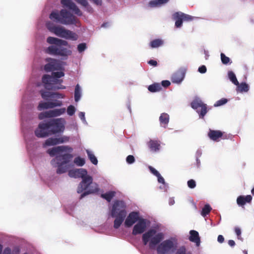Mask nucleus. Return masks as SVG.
<instances>
[{
	"label": "nucleus",
	"instance_id": "obj_63",
	"mask_svg": "<svg viewBox=\"0 0 254 254\" xmlns=\"http://www.w3.org/2000/svg\"><path fill=\"white\" fill-rule=\"evenodd\" d=\"M108 24V23H104L102 25V27H105L107 26V25Z\"/></svg>",
	"mask_w": 254,
	"mask_h": 254
},
{
	"label": "nucleus",
	"instance_id": "obj_59",
	"mask_svg": "<svg viewBox=\"0 0 254 254\" xmlns=\"http://www.w3.org/2000/svg\"><path fill=\"white\" fill-rule=\"evenodd\" d=\"M228 244L229 246L232 247L235 245V242L232 240H230L228 241Z\"/></svg>",
	"mask_w": 254,
	"mask_h": 254
},
{
	"label": "nucleus",
	"instance_id": "obj_38",
	"mask_svg": "<svg viewBox=\"0 0 254 254\" xmlns=\"http://www.w3.org/2000/svg\"><path fill=\"white\" fill-rule=\"evenodd\" d=\"M69 141V137L66 136H63L59 138H57V144L63 143L68 142Z\"/></svg>",
	"mask_w": 254,
	"mask_h": 254
},
{
	"label": "nucleus",
	"instance_id": "obj_51",
	"mask_svg": "<svg viewBox=\"0 0 254 254\" xmlns=\"http://www.w3.org/2000/svg\"><path fill=\"white\" fill-rule=\"evenodd\" d=\"M198 71L200 73H204L206 71V67L205 65H201L198 68Z\"/></svg>",
	"mask_w": 254,
	"mask_h": 254
},
{
	"label": "nucleus",
	"instance_id": "obj_29",
	"mask_svg": "<svg viewBox=\"0 0 254 254\" xmlns=\"http://www.w3.org/2000/svg\"><path fill=\"white\" fill-rule=\"evenodd\" d=\"M237 86L238 88L237 90L240 92H246L249 90V86L248 84L245 82H242L241 84L239 83V85Z\"/></svg>",
	"mask_w": 254,
	"mask_h": 254
},
{
	"label": "nucleus",
	"instance_id": "obj_7",
	"mask_svg": "<svg viewBox=\"0 0 254 254\" xmlns=\"http://www.w3.org/2000/svg\"><path fill=\"white\" fill-rule=\"evenodd\" d=\"M47 26L51 32L60 37L73 41L77 40L78 38V35L75 33L67 30L63 27L51 25L49 23L47 24Z\"/></svg>",
	"mask_w": 254,
	"mask_h": 254
},
{
	"label": "nucleus",
	"instance_id": "obj_60",
	"mask_svg": "<svg viewBox=\"0 0 254 254\" xmlns=\"http://www.w3.org/2000/svg\"><path fill=\"white\" fill-rule=\"evenodd\" d=\"M94 3L96 4L97 5H101L102 4V0H92Z\"/></svg>",
	"mask_w": 254,
	"mask_h": 254
},
{
	"label": "nucleus",
	"instance_id": "obj_49",
	"mask_svg": "<svg viewBox=\"0 0 254 254\" xmlns=\"http://www.w3.org/2000/svg\"><path fill=\"white\" fill-rule=\"evenodd\" d=\"M148 168H149L150 171L151 172V173L152 174H153L154 175H155V176L159 175L160 173L155 168H154L152 166H149Z\"/></svg>",
	"mask_w": 254,
	"mask_h": 254
},
{
	"label": "nucleus",
	"instance_id": "obj_48",
	"mask_svg": "<svg viewBox=\"0 0 254 254\" xmlns=\"http://www.w3.org/2000/svg\"><path fill=\"white\" fill-rule=\"evenodd\" d=\"M176 254H187L186 248L184 246L181 247L177 250Z\"/></svg>",
	"mask_w": 254,
	"mask_h": 254
},
{
	"label": "nucleus",
	"instance_id": "obj_45",
	"mask_svg": "<svg viewBox=\"0 0 254 254\" xmlns=\"http://www.w3.org/2000/svg\"><path fill=\"white\" fill-rule=\"evenodd\" d=\"M86 49V44L84 43L79 44L77 46V50L79 53L83 52Z\"/></svg>",
	"mask_w": 254,
	"mask_h": 254
},
{
	"label": "nucleus",
	"instance_id": "obj_57",
	"mask_svg": "<svg viewBox=\"0 0 254 254\" xmlns=\"http://www.w3.org/2000/svg\"><path fill=\"white\" fill-rule=\"evenodd\" d=\"M217 241L220 243H222L224 241V238L222 235H219L217 238Z\"/></svg>",
	"mask_w": 254,
	"mask_h": 254
},
{
	"label": "nucleus",
	"instance_id": "obj_20",
	"mask_svg": "<svg viewBox=\"0 0 254 254\" xmlns=\"http://www.w3.org/2000/svg\"><path fill=\"white\" fill-rule=\"evenodd\" d=\"M185 75V71L183 69H180L175 73L172 76V82L175 83H180L184 79Z\"/></svg>",
	"mask_w": 254,
	"mask_h": 254
},
{
	"label": "nucleus",
	"instance_id": "obj_28",
	"mask_svg": "<svg viewBox=\"0 0 254 254\" xmlns=\"http://www.w3.org/2000/svg\"><path fill=\"white\" fill-rule=\"evenodd\" d=\"M115 192L114 191H110L105 193H102L101 195V197L106 199L107 201L110 202L112 199L114 197Z\"/></svg>",
	"mask_w": 254,
	"mask_h": 254
},
{
	"label": "nucleus",
	"instance_id": "obj_19",
	"mask_svg": "<svg viewBox=\"0 0 254 254\" xmlns=\"http://www.w3.org/2000/svg\"><path fill=\"white\" fill-rule=\"evenodd\" d=\"M224 132L219 130L210 129L208 133V136L213 141H218L220 138L225 139Z\"/></svg>",
	"mask_w": 254,
	"mask_h": 254
},
{
	"label": "nucleus",
	"instance_id": "obj_11",
	"mask_svg": "<svg viewBox=\"0 0 254 254\" xmlns=\"http://www.w3.org/2000/svg\"><path fill=\"white\" fill-rule=\"evenodd\" d=\"M173 18L176 21L175 26L179 28L182 26L183 21H191L193 20V17L182 12H177L173 14Z\"/></svg>",
	"mask_w": 254,
	"mask_h": 254
},
{
	"label": "nucleus",
	"instance_id": "obj_31",
	"mask_svg": "<svg viewBox=\"0 0 254 254\" xmlns=\"http://www.w3.org/2000/svg\"><path fill=\"white\" fill-rule=\"evenodd\" d=\"M88 157L90 161L94 165H97L98 163V160L95 156L92 153V152L88 150H86Z\"/></svg>",
	"mask_w": 254,
	"mask_h": 254
},
{
	"label": "nucleus",
	"instance_id": "obj_14",
	"mask_svg": "<svg viewBox=\"0 0 254 254\" xmlns=\"http://www.w3.org/2000/svg\"><path fill=\"white\" fill-rule=\"evenodd\" d=\"M73 150L72 147L69 146H59L49 149L47 151L48 153L51 156L59 155L61 153L71 152Z\"/></svg>",
	"mask_w": 254,
	"mask_h": 254
},
{
	"label": "nucleus",
	"instance_id": "obj_34",
	"mask_svg": "<svg viewBox=\"0 0 254 254\" xmlns=\"http://www.w3.org/2000/svg\"><path fill=\"white\" fill-rule=\"evenodd\" d=\"M212 208L209 204H205L203 207L201 214L202 216L205 217L208 215L211 211Z\"/></svg>",
	"mask_w": 254,
	"mask_h": 254
},
{
	"label": "nucleus",
	"instance_id": "obj_36",
	"mask_svg": "<svg viewBox=\"0 0 254 254\" xmlns=\"http://www.w3.org/2000/svg\"><path fill=\"white\" fill-rule=\"evenodd\" d=\"M48 108L52 109L56 107H59L62 105V102L61 101L55 100L54 102H48Z\"/></svg>",
	"mask_w": 254,
	"mask_h": 254
},
{
	"label": "nucleus",
	"instance_id": "obj_27",
	"mask_svg": "<svg viewBox=\"0 0 254 254\" xmlns=\"http://www.w3.org/2000/svg\"><path fill=\"white\" fill-rule=\"evenodd\" d=\"M163 44V40L160 39H156L150 42L149 46L151 48H156L162 46Z\"/></svg>",
	"mask_w": 254,
	"mask_h": 254
},
{
	"label": "nucleus",
	"instance_id": "obj_18",
	"mask_svg": "<svg viewBox=\"0 0 254 254\" xmlns=\"http://www.w3.org/2000/svg\"><path fill=\"white\" fill-rule=\"evenodd\" d=\"M68 176L71 178H81L85 177L87 174V171L86 169L80 168V169H74L70 170L68 173Z\"/></svg>",
	"mask_w": 254,
	"mask_h": 254
},
{
	"label": "nucleus",
	"instance_id": "obj_44",
	"mask_svg": "<svg viewBox=\"0 0 254 254\" xmlns=\"http://www.w3.org/2000/svg\"><path fill=\"white\" fill-rule=\"evenodd\" d=\"M158 0H152L149 1V6L151 7H155L160 6Z\"/></svg>",
	"mask_w": 254,
	"mask_h": 254
},
{
	"label": "nucleus",
	"instance_id": "obj_58",
	"mask_svg": "<svg viewBox=\"0 0 254 254\" xmlns=\"http://www.w3.org/2000/svg\"><path fill=\"white\" fill-rule=\"evenodd\" d=\"M3 254H11V249L9 248H6L4 250Z\"/></svg>",
	"mask_w": 254,
	"mask_h": 254
},
{
	"label": "nucleus",
	"instance_id": "obj_16",
	"mask_svg": "<svg viewBox=\"0 0 254 254\" xmlns=\"http://www.w3.org/2000/svg\"><path fill=\"white\" fill-rule=\"evenodd\" d=\"M139 213L137 212L132 211L127 216L125 225L127 227H130L133 224L139 220Z\"/></svg>",
	"mask_w": 254,
	"mask_h": 254
},
{
	"label": "nucleus",
	"instance_id": "obj_1",
	"mask_svg": "<svg viewBox=\"0 0 254 254\" xmlns=\"http://www.w3.org/2000/svg\"><path fill=\"white\" fill-rule=\"evenodd\" d=\"M164 239L163 233H156V231L151 229L142 236L143 244L146 245L149 243V248L153 249L159 244L156 248L158 254H172L176 249V246L172 240H166L160 243Z\"/></svg>",
	"mask_w": 254,
	"mask_h": 254
},
{
	"label": "nucleus",
	"instance_id": "obj_52",
	"mask_svg": "<svg viewBox=\"0 0 254 254\" xmlns=\"http://www.w3.org/2000/svg\"><path fill=\"white\" fill-rule=\"evenodd\" d=\"M53 97L57 98H64V95L58 92H53Z\"/></svg>",
	"mask_w": 254,
	"mask_h": 254
},
{
	"label": "nucleus",
	"instance_id": "obj_41",
	"mask_svg": "<svg viewBox=\"0 0 254 254\" xmlns=\"http://www.w3.org/2000/svg\"><path fill=\"white\" fill-rule=\"evenodd\" d=\"M37 108L39 111H41L42 110H43V109H49L48 102L40 103Z\"/></svg>",
	"mask_w": 254,
	"mask_h": 254
},
{
	"label": "nucleus",
	"instance_id": "obj_24",
	"mask_svg": "<svg viewBox=\"0 0 254 254\" xmlns=\"http://www.w3.org/2000/svg\"><path fill=\"white\" fill-rule=\"evenodd\" d=\"M252 199V197L251 195H247V196L240 195L238 197L237 199V202L239 205L243 206L247 202H250Z\"/></svg>",
	"mask_w": 254,
	"mask_h": 254
},
{
	"label": "nucleus",
	"instance_id": "obj_46",
	"mask_svg": "<svg viewBox=\"0 0 254 254\" xmlns=\"http://www.w3.org/2000/svg\"><path fill=\"white\" fill-rule=\"evenodd\" d=\"M188 186L190 189H193L196 186V183L194 180L191 179L188 181Z\"/></svg>",
	"mask_w": 254,
	"mask_h": 254
},
{
	"label": "nucleus",
	"instance_id": "obj_40",
	"mask_svg": "<svg viewBox=\"0 0 254 254\" xmlns=\"http://www.w3.org/2000/svg\"><path fill=\"white\" fill-rule=\"evenodd\" d=\"M221 56V60L222 61V63L224 64H228L230 61V59L229 57L225 56V55L223 53H221L220 55Z\"/></svg>",
	"mask_w": 254,
	"mask_h": 254
},
{
	"label": "nucleus",
	"instance_id": "obj_4",
	"mask_svg": "<svg viewBox=\"0 0 254 254\" xmlns=\"http://www.w3.org/2000/svg\"><path fill=\"white\" fill-rule=\"evenodd\" d=\"M99 190L98 185L96 183H93L92 177L87 174L82 178V181L78 186L77 192L78 193H81L85 190L81 194V199L87 195L98 192Z\"/></svg>",
	"mask_w": 254,
	"mask_h": 254
},
{
	"label": "nucleus",
	"instance_id": "obj_8",
	"mask_svg": "<svg viewBox=\"0 0 254 254\" xmlns=\"http://www.w3.org/2000/svg\"><path fill=\"white\" fill-rule=\"evenodd\" d=\"M42 81L45 88L49 90L65 89V86L62 84L63 82V79L53 78L48 74L43 76Z\"/></svg>",
	"mask_w": 254,
	"mask_h": 254
},
{
	"label": "nucleus",
	"instance_id": "obj_53",
	"mask_svg": "<svg viewBox=\"0 0 254 254\" xmlns=\"http://www.w3.org/2000/svg\"><path fill=\"white\" fill-rule=\"evenodd\" d=\"M148 64H150V65H152L153 66H156L157 65V61L153 60H150L149 61H148Z\"/></svg>",
	"mask_w": 254,
	"mask_h": 254
},
{
	"label": "nucleus",
	"instance_id": "obj_9",
	"mask_svg": "<svg viewBox=\"0 0 254 254\" xmlns=\"http://www.w3.org/2000/svg\"><path fill=\"white\" fill-rule=\"evenodd\" d=\"M45 52L49 55L62 57H67L72 53L71 50L57 45H52L49 46L45 50Z\"/></svg>",
	"mask_w": 254,
	"mask_h": 254
},
{
	"label": "nucleus",
	"instance_id": "obj_5",
	"mask_svg": "<svg viewBox=\"0 0 254 254\" xmlns=\"http://www.w3.org/2000/svg\"><path fill=\"white\" fill-rule=\"evenodd\" d=\"M49 18L56 22L64 25L74 24L76 23V17L65 9H62L60 12L53 11Z\"/></svg>",
	"mask_w": 254,
	"mask_h": 254
},
{
	"label": "nucleus",
	"instance_id": "obj_10",
	"mask_svg": "<svg viewBox=\"0 0 254 254\" xmlns=\"http://www.w3.org/2000/svg\"><path fill=\"white\" fill-rule=\"evenodd\" d=\"M191 107L196 110L199 114V118L203 119L207 113V107L206 104H204L201 100L196 98L190 103Z\"/></svg>",
	"mask_w": 254,
	"mask_h": 254
},
{
	"label": "nucleus",
	"instance_id": "obj_6",
	"mask_svg": "<svg viewBox=\"0 0 254 254\" xmlns=\"http://www.w3.org/2000/svg\"><path fill=\"white\" fill-rule=\"evenodd\" d=\"M73 155L70 153L65 152L63 154L57 155L55 159L51 161V164L54 165L56 163L57 165V173L58 174L65 173L68 169V166L67 165L72 159Z\"/></svg>",
	"mask_w": 254,
	"mask_h": 254
},
{
	"label": "nucleus",
	"instance_id": "obj_42",
	"mask_svg": "<svg viewBox=\"0 0 254 254\" xmlns=\"http://www.w3.org/2000/svg\"><path fill=\"white\" fill-rule=\"evenodd\" d=\"M228 102V100L226 98H222L217 101L215 104L214 106L218 107L226 104Z\"/></svg>",
	"mask_w": 254,
	"mask_h": 254
},
{
	"label": "nucleus",
	"instance_id": "obj_33",
	"mask_svg": "<svg viewBox=\"0 0 254 254\" xmlns=\"http://www.w3.org/2000/svg\"><path fill=\"white\" fill-rule=\"evenodd\" d=\"M228 77L230 80L232 82L233 84H234L236 85H239V82L236 78L235 73L233 71H230L228 72Z\"/></svg>",
	"mask_w": 254,
	"mask_h": 254
},
{
	"label": "nucleus",
	"instance_id": "obj_26",
	"mask_svg": "<svg viewBox=\"0 0 254 254\" xmlns=\"http://www.w3.org/2000/svg\"><path fill=\"white\" fill-rule=\"evenodd\" d=\"M162 87L159 83H154L148 87V90L151 92H156L161 91Z\"/></svg>",
	"mask_w": 254,
	"mask_h": 254
},
{
	"label": "nucleus",
	"instance_id": "obj_2",
	"mask_svg": "<svg viewBox=\"0 0 254 254\" xmlns=\"http://www.w3.org/2000/svg\"><path fill=\"white\" fill-rule=\"evenodd\" d=\"M64 119H53L41 122L35 130V135L44 138L49 135L63 132L64 130Z\"/></svg>",
	"mask_w": 254,
	"mask_h": 254
},
{
	"label": "nucleus",
	"instance_id": "obj_61",
	"mask_svg": "<svg viewBox=\"0 0 254 254\" xmlns=\"http://www.w3.org/2000/svg\"><path fill=\"white\" fill-rule=\"evenodd\" d=\"M158 1L161 5L162 4L167 2L169 1V0H158Z\"/></svg>",
	"mask_w": 254,
	"mask_h": 254
},
{
	"label": "nucleus",
	"instance_id": "obj_15",
	"mask_svg": "<svg viewBox=\"0 0 254 254\" xmlns=\"http://www.w3.org/2000/svg\"><path fill=\"white\" fill-rule=\"evenodd\" d=\"M146 228L145 219H140L137 223L135 224L133 228L132 234L133 235H136L143 233Z\"/></svg>",
	"mask_w": 254,
	"mask_h": 254
},
{
	"label": "nucleus",
	"instance_id": "obj_39",
	"mask_svg": "<svg viewBox=\"0 0 254 254\" xmlns=\"http://www.w3.org/2000/svg\"><path fill=\"white\" fill-rule=\"evenodd\" d=\"M64 75V73L63 71H58V72H53L51 77H53V78H60L61 77H63Z\"/></svg>",
	"mask_w": 254,
	"mask_h": 254
},
{
	"label": "nucleus",
	"instance_id": "obj_43",
	"mask_svg": "<svg viewBox=\"0 0 254 254\" xmlns=\"http://www.w3.org/2000/svg\"><path fill=\"white\" fill-rule=\"evenodd\" d=\"M75 111V108L72 105H70L67 107V113L68 115L72 116L74 115Z\"/></svg>",
	"mask_w": 254,
	"mask_h": 254
},
{
	"label": "nucleus",
	"instance_id": "obj_17",
	"mask_svg": "<svg viewBox=\"0 0 254 254\" xmlns=\"http://www.w3.org/2000/svg\"><path fill=\"white\" fill-rule=\"evenodd\" d=\"M61 3L69 9L72 10L78 16L82 15V12L71 0H61Z\"/></svg>",
	"mask_w": 254,
	"mask_h": 254
},
{
	"label": "nucleus",
	"instance_id": "obj_64",
	"mask_svg": "<svg viewBox=\"0 0 254 254\" xmlns=\"http://www.w3.org/2000/svg\"><path fill=\"white\" fill-rule=\"evenodd\" d=\"M251 192L253 195H254V188L252 190Z\"/></svg>",
	"mask_w": 254,
	"mask_h": 254
},
{
	"label": "nucleus",
	"instance_id": "obj_37",
	"mask_svg": "<svg viewBox=\"0 0 254 254\" xmlns=\"http://www.w3.org/2000/svg\"><path fill=\"white\" fill-rule=\"evenodd\" d=\"M74 163L78 166H82L85 164V161L84 159L78 156L74 158Z\"/></svg>",
	"mask_w": 254,
	"mask_h": 254
},
{
	"label": "nucleus",
	"instance_id": "obj_54",
	"mask_svg": "<svg viewBox=\"0 0 254 254\" xmlns=\"http://www.w3.org/2000/svg\"><path fill=\"white\" fill-rule=\"evenodd\" d=\"M156 177H157L158 181L159 183L163 184H165V180L164 178L161 176L160 174H159V176H157Z\"/></svg>",
	"mask_w": 254,
	"mask_h": 254
},
{
	"label": "nucleus",
	"instance_id": "obj_35",
	"mask_svg": "<svg viewBox=\"0 0 254 254\" xmlns=\"http://www.w3.org/2000/svg\"><path fill=\"white\" fill-rule=\"evenodd\" d=\"M81 97L80 89L78 84H77L74 90V100L76 102H78Z\"/></svg>",
	"mask_w": 254,
	"mask_h": 254
},
{
	"label": "nucleus",
	"instance_id": "obj_56",
	"mask_svg": "<svg viewBox=\"0 0 254 254\" xmlns=\"http://www.w3.org/2000/svg\"><path fill=\"white\" fill-rule=\"evenodd\" d=\"M235 233H236V235H237V236L238 237L241 236V229L239 228L236 227L235 229Z\"/></svg>",
	"mask_w": 254,
	"mask_h": 254
},
{
	"label": "nucleus",
	"instance_id": "obj_25",
	"mask_svg": "<svg viewBox=\"0 0 254 254\" xmlns=\"http://www.w3.org/2000/svg\"><path fill=\"white\" fill-rule=\"evenodd\" d=\"M159 121L162 126L166 127L169 122V116L167 113H162L159 117Z\"/></svg>",
	"mask_w": 254,
	"mask_h": 254
},
{
	"label": "nucleus",
	"instance_id": "obj_23",
	"mask_svg": "<svg viewBox=\"0 0 254 254\" xmlns=\"http://www.w3.org/2000/svg\"><path fill=\"white\" fill-rule=\"evenodd\" d=\"M148 146L151 151L157 152L160 150L161 147L160 142L159 140L151 139L148 142Z\"/></svg>",
	"mask_w": 254,
	"mask_h": 254
},
{
	"label": "nucleus",
	"instance_id": "obj_47",
	"mask_svg": "<svg viewBox=\"0 0 254 254\" xmlns=\"http://www.w3.org/2000/svg\"><path fill=\"white\" fill-rule=\"evenodd\" d=\"M126 161L128 164H132L135 161V159L133 156L131 155H129L127 156L126 158Z\"/></svg>",
	"mask_w": 254,
	"mask_h": 254
},
{
	"label": "nucleus",
	"instance_id": "obj_30",
	"mask_svg": "<svg viewBox=\"0 0 254 254\" xmlns=\"http://www.w3.org/2000/svg\"><path fill=\"white\" fill-rule=\"evenodd\" d=\"M40 93L42 98L45 100H48L49 98L53 97V92L41 90L40 91Z\"/></svg>",
	"mask_w": 254,
	"mask_h": 254
},
{
	"label": "nucleus",
	"instance_id": "obj_3",
	"mask_svg": "<svg viewBox=\"0 0 254 254\" xmlns=\"http://www.w3.org/2000/svg\"><path fill=\"white\" fill-rule=\"evenodd\" d=\"M126 208V205L124 201H115L111 210V216L115 218L114 221V228L118 229L124 221L127 213Z\"/></svg>",
	"mask_w": 254,
	"mask_h": 254
},
{
	"label": "nucleus",
	"instance_id": "obj_50",
	"mask_svg": "<svg viewBox=\"0 0 254 254\" xmlns=\"http://www.w3.org/2000/svg\"><path fill=\"white\" fill-rule=\"evenodd\" d=\"M170 84L171 83L169 80H163L161 82V85L166 88L170 86Z\"/></svg>",
	"mask_w": 254,
	"mask_h": 254
},
{
	"label": "nucleus",
	"instance_id": "obj_22",
	"mask_svg": "<svg viewBox=\"0 0 254 254\" xmlns=\"http://www.w3.org/2000/svg\"><path fill=\"white\" fill-rule=\"evenodd\" d=\"M190 234L189 240L190 242L195 243L196 246L199 247L200 244V238L198 232L195 230H190Z\"/></svg>",
	"mask_w": 254,
	"mask_h": 254
},
{
	"label": "nucleus",
	"instance_id": "obj_62",
	"mask_svg": "<svg viewBox=\"0 0 254 254\" xmlns=\"http://www.w3.org/2000/svg\"><path fill=\"white\" fill-rule=\"evenodd\" d=\"M196 164L197 167H199L200 165V161L198 158L196 159Z\"/></svg>",
	"mask_w": 254,
	"mask_h": 254
},
{
	"label": "nucleus",
	"instance_id": "obj_21",
	"mask_svg": "<svg viewBox=\"0 0 254 254\" xmlns=\"http://www.w3.org/2000/svg\"><path fill=\"white\" fill-rule=\"evenodd\" d=\"M48 43L51 45H57L58 46H68V42L53 37H49L47 39Z\"/></svg>",
	"mask_w": 254,
	"mask_h": 254
},
{
	"label": "nucleus",
	"instance_id": "obj_12",
	"mask_svg": "<svg viewBox=\"0 0 254 254\" xmlns=\"http://www.w3.org/2000/svg\"><path fill=\"white\" fill-rule=\"evenodd\" d=\"M46 61L48 63L44 65V68L46 72L54 71L61 69L62 65L57 60L49 58H47Z\"/></svg>",
	"mask_w": 254,
	"mask_h": 254
},
{
	"label": "nucleus",
	"instance_id": "obj_32",
	"mask_svg": "<svg viewBox=\"0 0 254 254\" xmlns=\"http://www.w3.org/2000/svg\"><path fill=\"white\" fill-rule=\"evenodd\" d=\"M57 138H49L47 139L44 144V146H52V145H57Z\"/></svg>",
	"mask_w": 254,
	"mask_h": 254
},
{
	"label": "nucleus",
	"instance_id": "obj_55",
	"mask_svg": "<svg viewBox=\"0 0 254 254\" xmlns=\"http://www.w3.org/2000/svg\"><path fill=\"white\" fill-rule=\"evenodd\" d=\"M78 116L81 120L85 121V113L84 112H80L78 114Z\"/></svg>",
	"mask_w": 254,
	"mask_h": 254
},
{
	"label": "nucleus",
	"instance_id": "obj_13",
	"mask_svg": "<svg viewBox=\"0 0 254 254\" xmlns=\"http://www.w3.org/2000/svg\"><path fill=\"white\" fill-rule=\"evenodd\" d=\"M65 112L64 108L61 109H56L40 113L39 114L38 118L40 120H43L45 118H53L59 116Z\"/></svg>",
	"mask_w": 254,
	"mask_h": 254
}]
</instances>
